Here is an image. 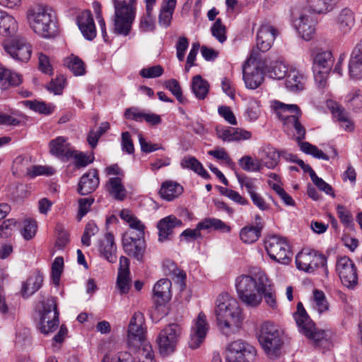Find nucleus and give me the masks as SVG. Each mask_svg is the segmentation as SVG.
<instances>
[{"label":"nucleus","mask_w":362,"mask_h":362,"mask_svg":"<svg viewBox=\"0 0 362 362\" xmlns=\"http://www.w3.org/2000/svg\"><path fill=\"white\" fill-rule=\"evenodd\" d=\"M98 231V228L93 221H89L85 227L83 234L81 237V243L87 247L90 245V238L95 235Z\"/></svg>","instance_id":"nucleus-59"},{"label":"nucleus","mask_w":362,"mask_h":362,"mask_svg":"<svg viewBox=\"0 0 362 362\" xmlns=\"http://www.w3.org/2000/svg\"><path fill=\"white\" fill-rule=\"evenodd\" d=\"M5 52L13 60L27 63L31 58L33 47L31 44L23 37L17 36L5 40L3 44Z\"/></svg>","instance_id":"nucleus-10"},{"label":"nucleus","mask_w":362,"mask_h":362,"mask_svg":"<svg viewBox=\"0 0 362 362\" xmlns=\"http://www.w3.org/2000/svg\"><path fill=\"white\" fill-rule=\"evenodd\" d=\"M247 351L251 353L255 351V349L242 340L233 341L228 346L227 362H247L245 357V353Z\"/></svg>","instance_id":"nucleus-22"},{"label":"nucleus","mask_w":362,"mask_h":362,"mask_svg":"<svg viewBox=\"0 0 362 362\" xmlns=\"http://www.w3.org/2000/svg\"><path fill=\"white\" fill-rule=\"evenodd\" d=\"M262 276L268 277L262 270H258L252 275L243 274L235 279V289L239 299L246 306L257 308L262 303L259 294V278Z\"/></svg>","instance_id":"nucleus-4"},{"label":"nucleus","mask_w":362,"mask_h":362,"mask_svg":"<svg viewBox=\"0 0 362 362\" xmlns=\"http://www.w3.org/2000/svg\"><path fill=\"white\" fill-rule=\"evenodd\" d=\"M128 348L135 355L139 362H156L153 348L146 339L136 344V347L128 346Z\"/></svg>","instance_id":"nucleus-32"},{"label":"nucleus","mask_w":362,"mask_h":362,"mask_svg":"<svg viewBox=\"0 0 362 362\" xmlns=\"http://www.w3.org/2000/svg\"><path fill=\"white\" fill-rule=\"evenodd\" d=\"M163 72L164 70L163 67L160 65H156L142 69L139 74L143 78H152L160 76Z\"/></svg>","instance_id":"nucleus-64"},{"label":"nucleus","mask_w":362,"mask_h":362,"mask_svg":"<svg viewBox=\"0 0 362 362\" xmlns=\"http://www.w3.org/2000/svg\"><path fill=\"white\" fill-rule=\"evenodd\" d=\"M214 313L219 329L227 337L236 334L243 326V309L239 302L226 292L217 296Z\"/></svg>","instance_id":"nucleus-2"},{"label":"nucleus","mask_w":362,"mask_h":362,"mask_svg":"<svg viewBox=\"0 0 362 362\" xmlns=\"http://www.w3.org/2000/svg\"><path fill=\"white\" fill-rule=\"evenodd\" d=\"M262 227L260 223H257L256 226H245L240 230V240L245 244H252L256 242L261 235Z\"/></svg>","instance_id":"nucleus-38"},{"label":"nucleus","mask_w":362,"mask_h":362,"mask_svg":"<svg viewBox=\"0 0 362 362\" xmlns=\"http://www.w3.org/2000/svg\"><path fill=\"white\" fill-rule=\"evenodd\" d=\"M182 224V221L175 216L170 215L160 220L157 223L158 229V240L163 242L169 238L173 230Z\"/></svg>","instance_id":"nucleus-29"},{"label":"nucleus","mask_w":362,"mask_h":362,"mask_svg":"<svg viewBox=\"0 0 362 362\" xmlns=\"http://www.w3.org/2000/svg\"><path fill=\"white\" fill-rule=\"evenodd\" d=\"M331 70L313 69L315 84L320 89H325L328 86V78Z\"/></svg>","instance_id":"nucleus-55"},{"label":"nucleus","mask_w":362,"mask_h":362,"mask_svg":"<svg viewBox=\"0 0 362 362\" xmlns=\"http://www.w3.org/2000/svg\"><path fill=\"white\" fill-rule=\"evenodd\" d=\"M18 226V223L13 218L4 221L0 226V237L6 238L11 235L12 232Z\"/></svg>","instance_id":"nucleus-63"},{"label":"nucleus","mask_w":362,"mask_h":362,"mask_svg":"<svg viewBox=\"0 0 362 362\" xmlns=\"http://www.w3.org/2000/svg\"><path fill=\"white\" fill-rule=\"evenodd\" d=\"M271 107L285 125L295 129L296 139L298 141L300 148L303 152L312 155L318 159L329 160V156L317 146L306 141H301L305 138V129L299 121L302 112L297 105L285 104L279 100H274L271 103Z\"/></svg>","instance_id":"nucleus-1"},{"label":"nucleus","mask_w":362,"mask_h":362,"mask_svg":"<svg viewBox=\"0 0 362 362\" xmlns=\"http://www.w3.org/2000/svg\"><path fill=\"white\" fill-rule=\"evenodd\" d=\"M183 192V187L179 183L167 180L164 182L159 190L162 199L166 201H172L178 197Z\"/></svg>","instance_id":"nucleus-36"},{"label":"nucleus","mask_w":362,"mask_h":362,"mask_svg":"<svg viewBox=\"0 0 362 362\" xmlns=\"http://www.w3.org/2000/svg\"><path fill=\"white\" fill-rule=\"evenodd\" d=\"M256 336L269 358H275L279 356L284 341L281 332L275 324L269 321L262 322L257 329Z\"/></svg>","instance_id":"nucleus-5"},{"label":"nucleus","mask_w":362,"mask_h":362,"mask_svg":"<svg viewBox=\"0 0 362 362\" xmlns=\"http://www.w3.org/2000/svg\"><path fill=\"white\" fill-rule=\"evenodd\" d=\"M171 286V281L168 279H161L154 285L153 288V300L156 309L164 305L170 300Z\"/></svg>","instance_id":"nucleus-20"},{"label":"nucleus","mask_w":362,"mask_h":362,"mask_svg":"<svg viewBox=\"0 0 362 362\" xmlns=\"http://www.w3.org/2000/svg\"><path fill=\"white\" fill-rule=\"evenodd\" d=\"M99 251L109 262L114 263L116 262L117 247L114 236L111 233H106L104 238L99 241Z\"/></svg>","instance_id":"nucleus-31"},{"label":"nucleus","mask_w":362,"mask_h":362,"mask_svg":"<svg viewBox=\"0 0 362 362\" xmlns=\"http://www.w3.org/2000/svg\"><path fill=\"white\" fill-rule=\"evenodd\" d=\"M64 64L75 76H83L86 73V66L84 62L78 57L74 54L65 58Z\"/></svg>","instance_id":"nucleus-44"},{"label":"nucleus","mask_w":362,"mask_h":362,"mask_svg":"<svg viewBox=\"0 0 362 362\" xmlns=\"http://www.w3.org/2000/svg\"><path fill=\"white\" fill-rule=\"evenodd\" d=\"M257 58V52L252 49L250 57L243 66V80L245 86L247 88L252 90L257 88L264 81L263 69L257 66L253 67L250 66V64H253Z\"/></svg>","instance_id":"nucleus-13"},{"label":"nucleus","mask_w":362,"mask_h":362,"mask_svg":"<svg viewBox=\"0 0 362 362\" xmlns=\"http://www.w3.org/2000/svg\"><path fill=\"white\" fill-rule=\"evenodd\" d=\"M351 54L349 64L348 74L349 78L354 81L362 80V59Z\"/></svg>","instance_id":"nucleus-45"},{"label":"nucleus","mask_w":362,"mask_h":362,"mask_svg":"<svg viewBox=\"0 0 362 362\" xmlns=\"http://www.w3.org/2000/svg\"><path fill=\"white\" fill-rule=\"evenodd\" d=\"M181 334L182 328L176 323L170 324L160 330L156 341L163 356H170L175 351Z\"/></svg>","instance_id":"nucleus-9"},{"label":"nucleus","mask_w":362,"mask_h":362,"mask_svg":"<svg viewBox=\"0 0 362 362\" xmlns=\"http://www.w3.org/2000/svg\"><path fill=\"white\" fill-rule=\"evenodd\" d=\"M115 8L113 32L117 35L127 36L130 33L135 18V8L132 3L125 1L112 0Z\"/></svg>","instance_id":"nucleus-7"},{"label":"nucleus","mask_w":362,"mask_h":362,"mask_svg":"<svg viewBox=\"0 0 362 362\" xmlns=\"http://www.w3.org/2000/svg\"><path fill=\"white\" fill-rule=\"evenodd\" d=\"M348 105L356 111L362 110V90L354 88L346 96Z\"/></svg>","instance_id":"nucleus-49"},{"label":"nucleus","mask_w":362,"mask_h":362,"mask_svg":"<svg viewBox=\"0 0 362 362\" xmlns=\"http://www.w3.org/2000/svg\"><path fill=\"white\" fill-rule=\"evenodd\" d=\"M200 225H202L201 222L197 223L194 229L187 228L185 230L181 233L180 238H183L184 240L187 243L196 240L197 239H202V235L201 233V230L204 229L202 227L200 226Z\"/></svg>","instance_id":"nucleus-56"},{"label":"nucleus","mask_w":362,"mask_h":362,"mask_svg":"<svg viewBox=\"0 0 362 362\" xmlns=\"http://www.w3.org/2000/svg\"><path fill=\"white\" fill-rule=\"evenodd\" d=\"M49 151L51 154L61 158L69 159L74 156V150L71 149L66 139L64 136H58L49 142Z\"/></svg>","instance_id":"nucleus-28"},{"label":"nucleus","mask_w":362,"mask_h":362,"mask_svg":"<svg viewBox=\"0 0 362 362\" xmlns=\"http://www.w3.org/2000/svg\"><path fill=\"white\" fill-rule=\"evenodd\" d=\"M54 173V170L52 167L45 165H32L27 169L26 175L31 178L40 175L49 176Z\"/></svg>","instance_id":"nucleus-53"},{"label":"nucleus","mask_w":362,"mask_h":362,"mask_svg":"<svg viewBox=\"0 0 362 362\" xmlns=\"http://www.w3.org/2000/svg\"><path fill=\"white\" fill-rule=\"evenodd\" d=\"M296 322L300 332L312 339L315 344L319 346H328L329 342L327 338V333L324 330H318L315 324L308 315L303 305L298 302L296 306V312L293 315Z\"/></svg>","instance_id":"nucleus-6"},{"label":"nucleus","mask_w":362,"mask_h":362,"mask_svg":"<svg viewBox=\"0 0 362 362\" xmlns=\"http://www.w3.org/2000/svg\"><path fill=\"white\" fill-rule=\"evenodd\" d=\"M296 264L298 269L313 273L319 267H325L327 258L316 250L303 249L296 257Z\"/></svg>","instance_id":"nucleus-12"},{"label":"nucleus","mask_w":362,"mask_h":362,"mask_svg":"<svg viewBox=\"0 0 362 362\" xmlns=\"http://www.w3.org/2000/svg\"><path fill=\"white\" fill-rule=\"evenodd\" d=\"M313 69L331 70L334 64V57L330 50L314 48L311 51Z\"/></svg>","instance_id":"nucleus-23"},{"label":"nucleus","mask_w":362,"mask_h":362,"mask_svg":"<svg viewBox=\"0 0 362 362\" xmlns=\"http://www.w3.org/2000/svg\"><path fill=\"white\" fill-rule=\"evenodd\" d=\"M76 24L87 40H93L96 37V28L91 12L88 10L83 11L76 18Z\"/></svg>","instance_id":"nucleus-19"},{"label":"nucleus","mask_w":362,"mask_h":362,"mask_svg":"<svg viewBox=\"0 0 362 362\" xmlns=\"http://www.w3.org/2000/svg\"><path fill=\"white\" fill-rule=\"evenodd\" d=\"M337 4V0H308V7L305 9L309 13L324 14L331 11Z\"/></svg>","instance_id":"nucleus-39"},{"label":"nucleus","mask_w":362,"mask_h":362,"mask_svg":"<svg viewBox=\"0 0 362 362\" xmlns=\"http://www.w3.org/2000/svg\"><path fill=\"white\" fill-rule=\"evenodd\" d=\"M336 23L342 35L349 34L355 25L354 12L348 8H343L337 17Z\"/></svg>","instance_id":"nucleus-33"},{"label":"nucleus","mask_w":362,"mask_h":362,"mask_svg":"<svg viewBox=\"0 0 362 362\" xmlns=\"http://www.w3.org/2000/svg\"><path fill=\"white\" fill-rule=\"evenodd\" d=\"M43 275L39 271L33 272L25 281L21 287L22 296L27 298L35 293L42 286Z\"/></svg>","instance_id":"nucleus-27"},{"label":"nucleus","mask_w":362,"mask_h":362,"mask_svg":"<svg viewBox=\"0 0 362 362\" xmlns=\"http://www.w3.org/2000/svg\"><path fill=\"white\" fill-rule=\"evenodd\" d=\"M307 9H303L298 13H293V25L299 35L306 41H309L315 35V24Z\"/></svg>","instance_id":"nucleus-16"},{"label":"nucleus","mask_w":362,"mask_h":362,"mask_svg":"<svg viewBox=\"0 0 362 362\" xmlns=\"http://www.w3.org/2000/svg\"><path fill=\"white\" fill-rule=\"evenodd\" d=\"M211 32L213 37H214L220 43H223L226 39V28L222 23L221 18H217L215 23L211 28Z\"/></svg>","instance_id":"nucleus-52"},{"label":"nucleus","mask_w":362,"mask_h":362,"mask_svg":"<svg viewBox=\"0 0 362 362\" xmlns=\"http://www.w3.org/2000/svg\"><path fill=\"white\" fill-rule=\"evenodd\" d=\"M307 76L303 71L290 69L286 79V87L292 92H299L305 88Z\"/></svg>","instance_id":"nucleus-25"},{"label":"nucleus","mask_w":362,"mask_h":362,"mask_svg":"<svg viewBox=\"0 0 362 362\" xmlns=\"http://www.w3.org/2000/svg\"><path fill=\"white\" fill-rule=\"evenodd\" d=\"M191 88L197 99L204 100L209 93V83L200 75H196L192 78Z\"/></svg>","instance_id":"nucleus-40"},{"label":"nucleus","mask_w":362,"mask_h":362,"mask_svg":"<svg viewBox=\"0 0 362 362\" xmlns=\"http://www.w3.org/2000/svg\"><path fill=\"white\" fill-rule=\"evenodd\" d=\"M261 114L260 101L253 98L247 99V108L245 112L246 119L250 122L256 121Z\"/></svg>","instance_id":"nucleus-46"},{"label":"nucleus","mask_w":362,"mask_h":362,"mask_svg":"<svg viewBox=\"0 0 362 362\" xmlns=\"http://www.w3.org/2000/svg\"><path fill=\"white\" fill-rule=\"evenodd\" d=\"M38 68L44 74L52 75L53 69L48 56L42 52H37Z\"/></svg>","instance_id":"nucleus-62"},{"label":"nucleus","mask_w":362,"mask_h":362,"mask_svg":"<svg viewBox=\"0 0 362 362\" xmlns=\"http://www.w3.org/2000/svg\"><path fill=\"white\" fill-rule=\"evenodd\" d=\"M74 156L71 158H74L75 164L78 168L86 167L94 160V156L92 153L87 154L76 151H74Z\"/></svg>","instance_id":"nucleus-58"},{"label":"nucleus","mask_w":362,"mask_h":362,"mask_svg":"<svg viewBox=\"0 0 362 362\" xmlns=\"http://www.w3.org/2000/svg\"><path fill=\"white\" fill-rule=\"evenodd\" d=\"M119 216L124 221L129 224V230H135L138 231V233L141 232V235H144V225L131 211L126 209H122L119 213Z\"/></svg>","instance_id":"nucleus-43"},{"label":"nucleus","mask_w":362,"mask_h":362,"mask_svg":"<svg viewBox=\"0 0 362 362\" xmlns=\"http://www.w3.org/2000/svg\"><path fill=\"white\" fill-rule=\"evenodd\" d=\"M37 232V223L35 221L27 219L23 223V227L21 231L24 239L29 240L32 239Z\"/></svg>","instance_id":"nucleus-57"},{"label":"nucleus","mask_w":362,"mask_h":362,"mask_svg":"<svg viewBox=\"0 0 362 362\" xmlns=\"http://www.w3.org/2000/svg\"><path fill=\"white\" fill-rule=\"evenodd\" d=\"M59 324V312L54 298H47L42 303L39 329L44 334L53 332Z\"/></svg>","instance_id":"nucleus-11"},{"label":"nucleus","mask_w":362,"mask_h":362,"mask_svg":"<svg viewBox=\"0 0 362 362\" xmlns=\"http://www.w3.org/2000/svg\"><path fill=\"white\" fill-rule=\"evenodd\" d=\"M146 329L144 327V315L137 312L132 317L127 335V346L136 347V344H141L146 338Z\"/></svg>","instance_id":"nucleus-15"},{"label":"nucleus","mask_w":362,"mask_h":362,"mask_svg":"<svg viewBox=\"0 0 362 362\" xmlns=\"http://www.w3.org/2000/svg\"><path fill=\"white\" fill-rule=\"evenodd\" d=\"M238 163L242 169L247 172L259 171L262 168V164L259 160H254L250 156L242 157Z\"/></svg>","instance_id":"nucleus-50"},{"label":"nucleus","mask_w":362,"mask_h":362,"mask_svg":"<svg viewBox=\"0 0 362 362\" xmlns=\"http://www.w3.org/2000/svg\"><path fill=\"white\" fill-rule=\"evenodd\" d=\"M165 88L177 98L180 103L186 102L185 98L182 95V91L179 82L176 79H170L165 83Z\"/></svg>","instance_id":"nucleus-54"},{"label":"nucleus","mask_w":362,"mask_h":362,"mask_svg":"<svg viewBox=\"0 0 362 362\" xmlns=\"http://www.w3.org/2000/svg\"><path fill=\"white\" fill-rule=\"evenodd\" d=\"M201 223L202 225H200V226L202 227L204 230L214 228V230H220L223 233H229L231 230V228L225 222L215 218H206L201 221Z\"/></svg>","instance_id":"nucleus-48"},{"label":"nucleus","mask_w":362,"mask_h":362,"mask_svg":"<svg viewBox=\"0 0 362 362\" xmlns=\"http://www.w3.org/2000/svg\"><path fill=\"white\" fill-rule=\"evenodd\" d=\"M144 235H141V233H139V236L136 239L127 237L122 238V245L124 252L129 256L134 257L139 261L143 258L145 251Z\"/></svg>","instance_id":"nucleus-21"},{"label":"nucleus","mask_w":362,"mask_h":362,"mask_svg":"<svg viewBox=\"0 0 362 362\" xmlns=\"http://www.w3.org/2000/svg\"><path fill=\"white\" fill-rule=\"evenodd\" d=\"M327 106L341 128L347 132L354 130V123L343 107L333 101L327 103Z\"/></svg>","instance_id":"nucleus-30"},{"label":"nucleus","mask_w":362,"mask_h":362,"mask_svg":"<svg viewBox=\"0 0 362 362\" xmlns=\"http://www.w3.org/2000/svg\"><path fill=\"white\" fill-rule=\"evenodd\" d=\"M209 330L206 317L203 313H199L191 328L188 344L190 349H196L203 343Z\"/></svg>","instance_id":"nucleus-18"},{"label":"nucleus","mask_w":362,"mask_h":362,"mask_svg":"<svg viewBox=\"0 0 362 362\" xmlns=\"http://www.w3.org/2000/svg\"><path fill=\"white\" fill-rule=\"evenodd\" d=\"M105 189L116 200L122 201L127 197V190L120 177H110L105 184Z\"/></svg>","instance_id":"nucleus-34"},{"label":"nucleus","mask_w":362,"mask_h":362,"mask_svg":"<svg viewBox=\"0 0 362 362\" xmlns=\"http://www.w3.org/2000/svg\"><path fill=\"white\" fill-rule=\"evenodd\" d=\"M312 306L319 315H322L329 310V305L322 291L315 289L311 298Z\"/></svg>","instance_id":"nucleus-41"},{"label":"nucleus","mask_w":362,"mask_h":362,"mask_svg":"<svg viewBox=\"0 0 362 362\" xmlns=\"http://www.w3.org/2000/svg\"><path fill=\"white\" fill-rule=\"evenodd\" d=\"M278 30L269 22H263L260 25L256 37L257 49H255L259 54V51L267 52L272 47L276 37L278 35Z\"/></svg>","instance_id":"nucleus-17"},{"label":"nucleus","mask_w":362,"mask_h":362,"mask_svg":"<svg viewBox=\"0 0 362 362\" xmlns=\"http://www.w3.org/2000/svg\"><path fill=\"white\" fill-rule=\"evenodd\" d=\"M281 153L275 148L271 146L263 147L260 152L259 161L262 167L274 169L279 163Z\"/></svg>","instance_id":"nucleus-35"},{"label":"nucleus","mask_w":362,"mask_h":362,"mask_svg":"<svg viewBox=\"0 0 362 362\" xmlns=\"http://www.w3.org/2000/svg\"><path fill=\"white\" fill-rule=\"evenodd\" d=\"M24 104L30 110L44 115H50L54 110L55 106L51 103L47 104L43 101L25 100Z\"/></svg>","instance_id":"nucleus-47"},{"label":"nucleus","mask_w":362,"mask_h":362,"mask_svg":"<svg viewBox=\"0 0 362 362\" xmlns=\"http://www.w3.org/2000/svg\"><path fill=\"white\" fill-rule=\"evenodd\" d=\"M100 183L98 172L90 169L83 174L80 179L78 192L81 195H86L94 192Z\"/></svg>","instance_id":"nucleus-24"},{"label":"nucleus","mask_w":362,"mask_h":362,"mask_svg":"<svg viewBox=\"0 0 362 362\" xmlns=\"http://www.w3.org/2000/svg\"><path fill=\"white\" fill-rule=\"evenodd\" d=\"M17 30L18 23L15 18L0 10V35L8 37L15 35Z\"/></svg>","instance_id":"nucleus-37"},{"label":"nucleus","mask_w":362,"mask_h":362,"mask_svg":"<svg viewBox=\"0 0 362 362\" xmlns=\"http://www.w3.org/2000/svg\"><path fill=\"white\" fill-rule=\"evenodd\" d=\"M264 247L272 259L283 264L291 262L292 252L286 238L276 235H269L264 240Z\"/></svg>","instance_id":"nucleus-8"},{"label":"nucleus","mask_w":362,"mask_h":362,"mask_svg":"<svg viewBox=\"0 0 362 362\" xmlns=\"http://www.w3.org/2000/svg\"><path fill=\"white\" fill-rule=\"evenodd\" d=\"M27 20L30 28L44 38H51L57 34V16L48 6L36 4L30 7Z\"/></svg>","instance_id":"nucleus-3"},{"label":"nucleus","mask_w":362,"mask_h":362,"mask_svg":"<svg viewBox=\"0 0 362 362\" xmlns=\"http://www.w3.org/2000/svg\"><path fill=\"white\" fill-rule=\"evenodd\" d=\"M182 168L189 169L204 178H208L209 175L204 168L202 164L194 156H185L180 162Z\"/></svg>","instance_id":"nucleus-42"},{"label":"nucleus","mask_w":362,"mask_h":362,"mask_svg":"<svg viewBox=\"0 0 362 362\" xmlns=\"http://www.w3.org/2000/svg\"><path fill=\"white\" fill-rule=\"evenodd\" d=\"M64 259L62 257L54 259L52 266V278L55 285L59 284L60 276L63 270Z\"/></svg>","instance_id":"nucleus-60"},{"label":"nucleus","mask_w":362,"mask_h":362,"mask_svg":"<svg viewBox=\"0 0 362 362\" xmlns=\"http://www.w3.org/2000/svg\"><path fill=\"white\" fill-rule=\"evenodd\" d=\"M259 294L262 298H264L265 303L272 309H276L278 303L276 300V292L274 288V284L268 277L262 276L259 278Z\"/></svg>","instance_id":"nucleus-26"},{"label":"nucleus","mask_w":362,"mask_h":362,"mask_svg":"<svg viewBox=\"0 0 362 362\" xmlns=\"http://www.w3.org/2000/svg\"><path fill=\"white\" fill-rule=\"evenodd\" d=\"M336 271L341 283L349 288H354L358 284V274L353 261L347 256L337 259Z\"/></svg>","instance_id":"nucleus-14"},{"label":"nucleus","mask_w":362,"mask_h":362,"mask_svg":"<svg viewBox=\"0 0 362 362\" xmlns=\"http://www.w3.org/2000/svg\"><path fill=\"white\" fill-rule=\"evenodd\" d=\"M4 76V81L1 82V86L3 89H7L10 86H17L21 83V76L17 73L12 72L9 70V74Z\"/></svg>","instance_id":"nucleus-61"},{"label":"nucleus","mask_w":362,"mask_h":362,"mask_svg":"<svg viewBox=\"0 0 362 362\" xmlns=\"http://www.w3.org/2000/svg\"><path fill=\"white\" fill-rule=\"evenodd\" d=\"M288 71L289 70L284 63L281 62H274L268 70V74L271 78L280 80L284 78L288 74Z\"/></svg>","instance_id":"nucleus-51"}]
</instances>
